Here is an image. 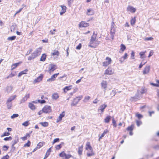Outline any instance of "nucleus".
Here are the masks:
<instances>
[{
	"instance_id": "obj_36",
	"label": "nucleus",
	"mask_w": 159,
	"mask_h": 159,
	"mask_svg": "<svg viewBox=\"0 0 159 159\" xmlns=\"http://www.w3.org/2000/svg\"><path fill=\"white\" fill-rule=\"evenodd\" d=\"M136 116L139 119H140L143 117V116L139 113H137L136 114Z\"/></svg>"
},
{
	"instance_id": "obj_1",
	"label": "nucleus",
	"mask_w": 159,
	"mask_h": 159,
	"mask_svg": "<svg viewBox=\"0 0 159 159\" xmlns=\"http://www.w3.org/2000/svg\"><path fill=\"white\" fill-rule=\"evenodd\" d=\"M42 109L43 113H49L52 111L51 107L48 105L45 106Z\"/></svg>"
},
{
	"instance_id": "obj_10",
	"label": "nucleus",
	"mask_w": 159,
	"mask_h": 159,
	"mask_svg": "<svg viewBox=\"0 0 159 159\" xmlns=\"http://www.w3.org/2000/svg\"><path fill=\"white\" fill-rule=\"evenodd\" d=\"M89 25L88 23H87L84 21H82L79 25V26L80 27H87L89 26Z\"/></svg>"
},
{
	"instance_id": "obj_37",
	"label": "nucleus",
	"mask_w": 159,
	"mask_h": 159,
	"mask_svg": "<svg viewBox=\"0 0 159 159\" xmlns=\"http://www.w3.org/2000/svg\"><path fill=\"white\" fill-rule=\"evenodd\" d=\"M126 49L125 46L123 44H121L120 45V49L123 52Z\"/></svg>"
},
{
	"instance_id": "obj_54",
	"label": "nucleus",
	"mask_w": 159,
	"mask_h": 159,
	"mask_svg": "<svg viewBox=\"0 0 159 159\" xmlns=\"http://www.w3.org/2000/svg\"><path fill=\"white\" fill-rule=\"evenodd\" d=\"M123 125L124 126L125 125V123H124V122H122V123L120 122V123H119V124L117 126H118V127H117V128L118 129L120 128V126H122Z\"/></svg>"
},
{
	"instance_id": "obj_9",
	"label": "nucleus",
	"mask_w": 159,
	"mask_h": 159,
	"mask_svg": "<svg viewBox=\"0 0 159 159\" xmlns=\"http://www.w3.org/2000/svg\"><path fill=\"white\" fill-rule=\"evenodd\" d=\"M37 54L34 52L31 54V55L30 56H29L28 57V60H31L32 59H33L35 58L36 57L38 56Z\"/></svg>"
},
{
	"instance_id": "obj_11",
	"label": "nucleus",
	"mask_w": 159,
	"mask_h": 159,
	"mask_svg": "<svg viewBox=\"0 0 159 159\" xmlns=\"http://www.w3.org/2000/svg\"><path fill=\"white\" fill-rule=\"evenodd\" d=\"M107 105H106L102 104L101 105L98 109V111L100 110L101 111L102 113L104 111L105 109L107 107Z\"/></svg>"
},
{
	"instance_id": "obj_15",
	"label": "nucleus",
	"mask_w": 159,
	"mask_h": 159,
	"mask_svg": "<svg viewBox=\"0 0 159 159\" xmlns=\"http://www.w3.org/2000/svg\"><path fill=\"white\" fill-rule=\"evenodd\" d=\"M18 142V137H16L14 141L12 142V147L14 148H15V147H14V146Z\"/></svg>"
},
{
	"instance_id": "obj_32",
	"label": "nucleus",
	"mask_w": 159,
	"mask_h": 159,
	"mask_svg": "<svg viewBox=\"0 0 159 159\" xmlns=\"http://www.w3.org/2000/svg\"><path fill=\"white\" fill-rule=\"evenodd\" d=\"M6 104L8 109H10L11 108L12 106V104L11 102H7Z\"/></svg>"
},
{
	"instance_id": "obj_62",
	"label": "nucleus",
	"mask_w": 159,
	"mask_h": 159,
	"mask_svg": "<svg viewBox=\"0 0 159 159\" xmlns=\"http://www.w3.org/2000/svg\"><path fill=\"white\" fill-rule=\"evenodd\" d=\"M9 157V156L7 154L6 156L3 157L1 159H8Z\"/></svg>"
},
{
	"instance_id": "obj_22",
	"label": "nucleus",
	"mask_w": 159,
	"mask_h": 159,
	"mask_svg": "<svg viewBox=\"0 0 159 159\" xmlns=\"http://www.w3.org/2000/svg\"><path fill=\"white\" fill-rule=\"evenodd\" d=\"M108 132V131L107 130H105L103 133L99 136V140H100V139L102 138L105 135V134Z\"/></svg>"
},
{
	"instance_id": "obj_60",
	"label": "nucleus",
	"mask_w": 159,
	"mask_h": 159,
	"mask_svg": "<svg viewBox=\"0 0 159 159\" xmlns=\"http://www.w3.org/2000/svg\"><path fill=\"white\" fill-rule=\"evenodd\" d=\"M153 39V38L152 37H147L144 39V40L146 41L152 40Z\"/></svg>"
},
{
	"instance_id": "obj_30",
	"label": "nucleus",
	"mask_w": 159,
	"mask_h": 159,
	"mask_svg": "<svg viewBox=\"0 0 159 159\" xmlns=\"http://www.w3.org/2000/svg\"><path fill=\"white\" fill-rule=\"evenodd\" d=\"M16 37L15 36H13L11 37H8L7 39V40L8 41H12L15 40Z\"/></svg>"
},
{
	"instance_id": "obj_44",
	"label": "nucleus",
	"mask_w": 159,
	"mask_h": 159,
	"mask_svg": "<svg viewBox=\"0 0 159 159\" xmlns=\"http://www.w3.org/2000/svg\"><path fill=\"white\" fill-rule=\"evenodd\" d=\"M10 134L9 132H5L3 135H1V137H2L4 136H8L10 135Z\"/></svg>"
},
{
	"instance_id": "obj_59",
	"label": "nucleus",
	"mask_w": 159,
	"mask_h": 159,
	"mask_svg": "<svg viewBox=\"0 0 159 159\" xmlns=\"http://www.w3.org/2000/svg\"><path fill=\"white\" fill-rule=\"evenodd\" d=\"M152 148L155 150H158L159 149V145H156L153 146Z\"/></svg>"
},
{
	"instance_id": "obj_51",
	"label": "nucleus",
	"mask_w": 159,
	"mask_h": 159,
	"mask_svg": "<svg viewBox=\"0 0 159 159\" xmlns=\"http://www.w3.org/2000/svg\"><path fill=\"white\" fill-rule=\"evenodd\" d=\"M59 74V73L54 74L53 75H52L51 76V77L52 78V79L54 80H55V78L57 76V75Z\"/></svg>"
},
{
	"instance_id": "obj_64",
	"label": "nucleus",
	"mask_w": 159,
	"mask_h": 159,
	"mask_svg": "<svg viewBox=\"0 0 159 159\" xmlns=\"http://www.w3.org/2000/svg\"><path fill=\"white\" fill-rule=\"evenodd\" d=\"M145 53V52H141L139 53V55L141 58L143 57V56L144 55Z\"/></svg>"
},
{
	"instance_id": "obj_19",
	"label": "nucleus",
	"mask_w": 159,
	"mask_h": 159,
	"mask_svg": "<svg viewBox=\"0 0 159 159\" xmlns=\"http://www.w3.org/2000/svg\"><path fill=\"white\" fill-rule=\"evenodd\" d=\"M28 71V70L26 69L20 72L18 75V77H20L22 75L26 74V73Z\"/></svg>"
},
{
	"instance_id": "obj_35",
	"label": "nucleus",
	"mask_w": 159,
	"mask_h": 159,
	"mask_svg": "<svg viewBox=\"0 0 159 159\" xmlns=\"http://www.w3.org/2000/svg\"><path fill=\"white\" fill-rule=\"evenodd\" d=\"M44 144V143L43 142H40L37 144V148H40L41 147H42L43 144Z\"/></svg>"
},
{
	"instance_id": "obj_38",
	"label": "nucleus",
	"mask_w": 159,
	"mask_h": 159,
	"mask_svg": "<svg viewBox=\"0 0 159 159\" xmlns=\"http://www.w3.org/2000/svg\"><path fill=\"white\" fill-rule=\"evenodd\" d=\"M43 126L47 127L48 125V123L47 122H42L40 123Z\"/></svg>"
},
{
	"instance_id": "obj_16",
	"label": "nucleus",
	"mask_w": 159,
	"mask_h": 159,
	"mask_svg": "<svg viewBox=\"0 0 159 159\" xmlns=\"http://www.w3.org/2000/svg\"><path fill=\"white\" fill-rule=\"evenodd\" d=\"M86 149L87 150H90L91 151H92L93 150L91 146L90 145V143L89 142H87L86 143Z\"/></svg>"
},
{
	"instance_id": "obj_28",
	"label": "nucleus",
	"mask_w": 159,
	"mask_h": 159,
	"mask_svg": "<svg viewBox=\"0 0 159 159\" xmlns=\"http://www.w3.org/2000/svg\"><path fill=\"white\" fill-rule=\"evenodd\" d=\"M94 41L90 40L89 44L88 45L89 47L93 48H95L96 46V45L94 46L93 45H92V44L94 43Z\"/></svg>"
},
{
	"instance_id": "obj_45",
	"label": "nucleus",
	"mask_w": 159,
	"mask_h": 159,
	"mask_svg": "<svg viewBox=\"0 0 159 159\" xmlns=\"http://www.w3.org/2000/svg\"><path fill=\"white\" fill-rule=\"evenodd\" d=\"M51 148H50L48 150L46 153V154H45V155L47 156V157H48L50 155V152H51Z\"/></svg>"
},
{
	"instance_id": "obj_12",
	"label": "nucleus",
	"mask_w": 159,
	"mask_h": 159,
	"mask_svg": "<svg viewBox=\"0 0 159 159\" xmlns=\"http://www.w3.org/2000/svg\"><path fill=\"white\" fill-rule=\"evenodd\" d=\"M30 97V94L26 95L21 100L20 103L25 102Z\"/></svg>"
},
{
	"instance_id": "obj_20",
	"label": "nucleus",
	"mask_w": 159,
	"mask_h": 159,
	"mask_svg": "<svg viewBox=\"0 0 159 159\" xmlns=\"http://www.w3.org/2000/svg\"><path fill=\"white\" fill-rule=\"evenodd\" d=\"M97 33L95 34V32L94 31L93 33V35L91 36L90 40L95 41L96 37L97 36Z\"/></svg>"
},
{
	"instance_id": "obj_41",
	"label": "nucleus",
	"mask_w": 159,
	"mask_h": 159,
	"mask_svg": "<svg viewBox=\"0 0 159 159\" xmlns=\"http://www.w3.org/2000/svg\"><path fill=\"white\" fill-rule=\"evenodd\" d=\"M63 143H64L62 142L61 143V144H59V145L56 146V149L57 150H59V149H60L61 147L62 144H63Z\"/></svg>"
},
{
	"instance_id": "obj_18",
	"label": "nucleus",
	"mask_w": 159,
	"mask_h": 159,
	"mask_svg": "<svg viewBox=\"0 0 159 159\" xmlns=\"http://www.w3.org/2000/svg\"><path fill=\"white\" fill-rule=\"evenodd\" d=\"M41 49L42 48H37L34 51L36 54H37L38 56L39 55L41 52Z\"/></svg>"
},
{
	"instance_id": "obj_26",
	"label": "nucleus",
	"mask_w": 159,
	"mask_h": 159,
	"mask_svg": "<svg viewBox=\"0 0 159 159\" xmlns=\"http://www.w3.org/2000/svg\"><path fill=\"white\" fill-rule=\"evenodd\" d=\"M66 154L64 151H63L59 154V156L60 157H63V159H65Z\"/></svg>"
},
{
	"instance_id": "obj_47",
	"label": "nucleus",
	"mask_w": 159,
	"mask_h": 159,
	"mask_svg": "<svg viewBox=\"0 0 159 159\" xmlns=\"http://www.w3.org/2000/svg\"><path fill=\"white\" fill-rule=\"evenodd\" d=\"M19 116V115L17 114H13L12 116H11V118L12 119H14L15 118L18 117Z\"/></svg>"
},
{
	"instance_id": "obj_27",
	"label": "nucleus",
	"mask_w": 159,
	"mask_h": 159,
	"mask_svg": "<svg viewBox=\"0 0 159 159\" xmlns=\"http://www.w3.org/2000/svg\"><path fill=\"white\" fill-rule=\"evenodd\" d=\"M20 63H16L14 64H13L12 65L11 67V70H13V69H15L16 67H17L20 64Z\"/></svg>"
},
{
	"instance_id": "obj_31",
	"label": "nucleus",
	"mask_w": 159,
	"mask_h": 159,
	"mask_svg": "<svg viewBox=\"0 0 159 159\" xmlns=\"http://www.w3.org/2000/svg\"><path fill=\"white\" fill-rule=\"evenodd\" d=\"M72 86H66L64 89V91L66 92L67 91L71 89Z\"/></svg>"
},
{
	"instance_id": "obj_39",
	"label": "nucleus",
	"mask_w": 159,
	"mask_h": 159,
	"mask_svg": "<svg viewBox=\"0 0 159 159\" xmlns=\"http://www.w3.org/2000/svg\"><path fill=\"white\" fill-rule=\"evenodd\" d=\"M59 54V52L58 51H54V52L52 53V55H57V56H58Z\"/></svg>"
},
{
	"instance_id": "obj_6",
	"label": "nucleus",
	"mask_w": 159,
	"mask_h": 159,
	"mask_svg": "<svg viewBox=\"0 0 159 159\" xmlns=\"http://www.w3.org/2000/svg\"><path fill=\"white\" fill-rule=\"evenodd\" d=\"M56 65L53 64H50L49 67V71L51 72L54 71L56 69Z\"/></svg>"
},
{
	"instance_id": "obj_57",
	"label": "nucleus",
	"mask_w": 159,
	"mask_h": 159,
	"mask_svg": "<svg viewBox=\"0 0 159 159\" xmlns=\"http://www.w3.org/2000/svg\"><path fill=\"white\" fill-rule=\"evenodd\" d=\"M82 47V45L81 43H80L76 47V49L77 50H80L81 49Z\"/></svg>"
},
{
	"instance_id": "obj_33",
	"label": "nucleus",
	"mask_w": 159,
	"mask_h": 159,
	"mask_svg": "<svg viewBox=\"0 0 159 159\" xmlns=\"http://www.w3.org/2000/svg\"><path fill=\"white\" fill-rule=\"evenodd\" d=\"M111 119V117L108 116H107L105 119V122L106 123H108Z\"/></svg>"
},
{
	"instance_id": "obj_40",
	"label": "nucleus",
	"mask_w": 159,
	"mask_h": 159,
	"mask_svg": "<svg viewBox=\"0 0 159 159\" xmlns=\"http://www.w3.org/2000/svg\"><path fill=\"white\" fill-rule=\"evenodd\" d=\"M136 125L138 126H139L142 124V122L141 121L136 120Z\"/></svg>"
},
{
	"instance_id": "obj_61",
	"label": "nucleus",
	"mask_w": 159,
	"mask_h": 159,
	"mask_svg": "<svg viewBox=\"0 0 159 159\" xmlns=\"http://www.w3.org/2000/svg\"><path fill=\"white\" fill-rule=\"evenodd\" d=\"M38 101L39 103H40L41 104H43V103H45L46 102V101L44 100H38Z\"/></svg>"
},
{
	"instance_id": "obj_42",
	"label": "nucleus",
	"mask_w": 159,
	"mask_h": 159,
	"mask_svg": "<svg viewBox=\"0 0 159 159\" xmlns=\"http://www.w3.org/2000/svg\"><path fill=\"white\" fill-rule=\"evenodd\" d=\"M91 152V153H90L89 152L87 153V156L88 157H90L94 155V153L93 152V150Z\"/></svg>"
},
{
	"instance_id": "obj_14",
	"label": "nucleus",
	"mask_w": 159,
	"mask_h": 159,
	"mask_svg": "<svg viewBox=\"0 0 159 159\" xmlns=\"http://www.w3.org/2000/svg\"><path fill=\"white\" fill-rule=\"evenodd\" d=\"M127 10L130 11V12L134 13L136 11V9L132 6H129L127 7Z\"/></svg>"
},
{
	"instance_id": "obj_34",
	"label": "nucleus",
	"mask_w": 159,
	"mask_h": 159,
	"mask_svg": "<svg viewBox=\"0 0 159 159\" xmlns=\"http://www.w3.org/2000/svg\"><path fill=\"white\" fill-rule=\"evenodd\" d=\"M136 19L135 17L133 18L130 21L131 24L132 25H133L135 23Z\"/></svg>"
},
{
	"instance_id": "obj_25",
	"label": "nucleus",
	"mask_w": 159,
	"mask_h": 159,
	"mask_svg": "<svg viewBox=\"0 0 159 159\" xmlns=\"http://www.w3.org/2000/svg\"><path fill=\"white\" fill-rule=\"evenodd\" d=\"M16 97V96L14 95L13 96H11L10 98H9L7 100V102H11V101L14 100Z\"/></svg>"
},
{
	"instance_id": "obj_52",
	"label": "nucleus",
	"mask_w": 159,
	"mask_h": 159,
	"mask_svg": "<svg viewBox=\"0 0 159 159\" xmlns=\"http://www.w3.org/2000/svg\"><path fill=\"white\" fill-rule=\"evenodd\" d=\"M29 123L28 121H26L24 122L22 124V125L24 126H27L29 125Z\"/></svg>"
},
{
	"instance_id": "obj_46",
	"label": "nucleus",
	"mask_w": 159,
	"mask_h": 159,
	"mask_svg": "<svg viewBox=\"0 0 159 159\" xmlns=\"http://www.w3.org/2000/svg\"><path fill=\"white\" fill-rule=\"evenodd\" d=\"M30 141L28 140L27 143L24 144V147H29L30 146Z\"/></svg>"
},
{
	"instance_id": "obj_17",
	"label": "nucleus",
	"mask_w": 159,
	"mask_h": 159,
	"mask_svg": "<svg viewBox=\"0 0 159 159\" xmlns=\"http://www.w3.org/2000/svg\"><path fill=\"white\" fill-rule=\"evenodd\" d=\"M59 95L57 93H54L52 95V98L53 99L56 100L58 98Z\"/></svg>"
},
{
	"instance_id": "obj_23",
	"label": "nucleus",
	"mask_w": 159,
	"mask_h": 159,
	"mask_svg": "<svg viewBox=\"0 0 159 159\" xmlns=\"http://www.w3.org/2000/svg\"><path fill=\"white\" fill-rule=\"evenodd\" d=\"M29 107L32 110H34L35 109V106L32 103H29Z\"/></svg>"
},
{
	"instance_id": "obj_48",
	"label": "nucleus",
	"mask_w": 159,
	"mask_h": 159,
	"mask_svg": "<svg viewBox=\"0 0 159 159\" xmlns=\"http://www.w3.org/2000/svg\"><path fill=\"white\" fill-rule=\"evenodd\" d=\"M141 91H140V93L141 94H143L146 93L147 91V90L146 89L144 88H142L141 89Z\"/></svg>"
},
{
	"instance_id": "obj_49",
	"label": "nucleus",
	"mask_w": 159,
	"mask_h": 159,
	"mask_svg": "<svg viewBox=\"0 0 159 159\" xmlns=\"http://www.w3.org/2000/svg\"><path fill=\"white\" fill-rule=\"evenodd\" d=\"M61 9H62V10L63 11H64L65 12L66 11V7L65 6H64V5H61Z\"/></svg>"
},
{
	"instance_id": "obj_50",
	"label": "nucleus",
	"mask_w": 159,
	"mask_h": 159,
	"mask_svg": "<svg viewBox=\"0 0 159 159\" xmlns=\"http://www.w3.org/2000/svg\"><path fill=\"white\" fill-rule=\"evenodd\" d=\"M112 123L114 127H116L117 126L116 121L114 118H113L112 119Z\"/></svg>"
},
{
	"instance_id": "obj_3",
	"label": "nucleus",
	"mask_w": 159,
	"mask_h": 159,
	"mask_svg": "<svg viewBox=\"0 0 159 159\" xmlns=\"http://www.w3.org/2000/svg\"><path fill=\"white\" fill-rule=\"evenodd\" d=\"M113 70L112 69L111 67H109L104 72V74L111 75L113 73Z\"/></svg>"
},
{
	"instance_id": "obj_21",
	"label": "nucleus",
	"mask_w": 159,
	"mask_h": 159,
	"mask_svg": "<svg viewBox=\"0 0 159 159\" xmlns=\"http://www.w3.org/2000/svg\"><path fill=\"white\" fill-rule=\"evenodd\" d=\"M46 55L45 54H43L40 59L41 61H44L46 59Z\"/></svg>"
},
{
	"instance_id": "obj_2",
	"label": "nucleus",
	"mask_w": 159,
	"mask_h": 159,
	"mask_svg": "<svg viewBox=\"0 0 159 159\" xmlns=\"http://www.w3.org/2000/svg\"><path fill=\"white\" fill-rule=\"evenodd\" d=\"M106 61L103 62L102 63V66H107L111 63V58L108 57L106 58Z\"/></svg>"
},
{
	"instance_id": "obj_24",
	"label": "nucleus",
	"mask_w": 159,
	"mask_h": 159,
	"mask_svg": "<svg viewBox=\"0 0 159 159\" xmlns=\"http://www.w3.org/2000/svg\"><path fill=\"white\" fill-rule=\"evenodd\" d=\"M93 14V11L92 9H89L87 10V14L88 15H92Z\"/></svg>"
},
{
	"instance_id": "obj_58",
	"label": "nucleus",
	"mask_w": 159,
	"mask_h": 159,
	"mask_svg": "<svg viewBox=\"0 0 159 159\" xmlns=\"http://www.w3.org/2000/svg\"><path fill=\"white\" fill-rule=\"evenodd\" d=\"M12 139V138L11 136H10L8 137H6L4 138V140L5 141H8L9 140H11Z\"/></svg>"
},
{
	"instance_id": "obj_43",
	"label": "nucleus",
	"mask_w": 159,
	"mask_h": 159,
	"mask_svg": "<svg viewBox=\"0 0 159 159\" xmlns=\"http://www.w3.org/2000/svg\"><path fill=\"white\" fill-rule=\"evenodd\" d=\"M134 128V124H132L130 126H129L126 129H133Z\"/></svg>"
},
{
	"instance_id": "obj_53",
	"label": "nucleus",
	"mask_w": 159,
	"mask_h": 159,
	"mask_svg": "<svg viewBox=\"0 0 159 159\" xmlns=\"http://www.w3.org/2000/svg\"><path fill=\"white\" fill-rule=\"evenodd\" d=\"M59 141V138H57L55 139H54V140H53V141L52 142V144H53L55 143H56V142H58Z\"/></svg>"
},
{
	"instance_id": "obj_55",
	"label": "nucleus",
	"mask_w": 159,
	"mask_h": 159,
	"mask_svg": "<svg viewBox=\"0 0 159 159\" xmlns=\"http://www.w3.org/2000/svg\"><path fill=\"white\" fill-rule=\"evenodd\" d=\"M134 52L133 51H132L131 54V58L134 59Z\"/></svg>"
},
{
	"instance_id": "obj_13",
	"label": "nucleus",
	"mask_w": 159,
	"mask_h": 159,
	"mask_svg": "<svg viewBox=\"0 0 159 159\" xmlns=\"http://www.w3.org/2000/svg\"><path fill=\"white\" fill-rule=\"evenodd\" d=\"M65 115V112L63 111L61 114H60L57 120V122H58L59 121L61 120H62V117H64Z\"/></svg>"
},
{
	"instance_id": "obj_5",
	"label": "nucleus",
	"mask_w": 159,
	"mask_h": 159,
	"mask_svg": "<svg viewBox=\"0 0 159 159\" xmlns=\"http://www.w3.org/2000/svg\"><path fill=\"white\" fill-rule=\"evenodd\" d=\"M101 88L104 89L105 91L107 86V84L106 81L103 80L101 83Z\"/></svg>"
},
{
	"instance_id": "obj_63",
	"label": "nucleus",
	"mask_w": 159,
	"mask_h": 159,
	"mask_svg": "<svg viewBox=\"0 0 159 159\" xmlns=\"http://www.w3.org/2000/svg\"><path fill=\"white\" fill-rule=\"evenodd\" d=\"M8 147L6 145H4L3 147V150L4 151H7L8 148Z\"/></svg>"
},
{
	"instance_id": "obj_56",
	"label": "nucleus",
	"mask_w": 159,
	"mask_h": 159,
	"mask_svg": "<svg viewBox=\"0 0 159 159\" xmlns=\"http://www.w3.org/2000/svg\"><path fill=\"white\" fill-rule=\"evenodd\" d=\"M72 156L70 154H66V157H65V159H68L70 158V157H71Z\"/></svg>"
},
{
	"instance_id": "obj_4",
	"label": "nucleus",
	"mask_w": 159,
	"mask_h": 159,
	"mask_svg": "<svg viewBox=\"0 0 159 159\" xmlns=\"http://www.w3.org/2000/svg\"><path fill=\"white\" fill-rule=\"evenodd\" d=\"M43 77V75L42 74H41L38 77L34 80L33 83L34 84H35L36 83H38L40 82L42 80Z\"/></svg>"
},
{
	"instance_id": "obj_29",
	"label": "nucleus",
	"mask_w": 159,
	"mask_h": 159,
	"mask_svg": "<svg viewBox=\"0 0 159 159\" xmlns=\"http://www.w3.org/2000/svg\"><path fill=\"white\" fill-rule=\"evenodd\" d=\"M83 146L82 145L79 148L78 152L79 154L80 155H81L82 154L83 151Z\"/></svg>"
},
{
	"instance_id": "obj_7",
	"label": "nucleus",
	"mask_w": 159,
	"mask_h": 159,
	"mask_svg": "<svg viewBox=\"0 0 159 159\" xmlns=\"http://www.w3.org/2000/svg\"><path fill=\"white\" fill-rule=\"evenodd\" d=\"M150 67L149 66H146L144 68L143 71V73L145 75L148 73L150 71Z\"/></svg>"
},
{
	"instance_id": "obj_8",
	"label": "nucleus",
	"mask_w": 159,
	"mask_h": 159,
	"mask_svg": "<svg viewBox=\"0 0 159 159\" xmlns=\"http://www.w3.org/2000/svg\"><path fill=\"white\" fill-rule=\"evenodd\" d=\"M79 102L77 98H74L73 101L71 104V106H76Z\"/></svg>"
}]
</instances>
